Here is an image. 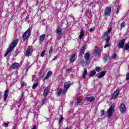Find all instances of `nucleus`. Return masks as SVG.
<instances>
[{"instance_id": "1", "label": "nucleus", "mask_w": 129, "mask_h": 129, "mask_svg": "<svg viewBox=\"0 0 129 129\" xmlns=\"http://www.w3.org/2000/svg\"><path fill=\"white\" fill-rule=\"evenodd\" d=\"M18 42H19L18 39H15L12 41L11 44L9 47V49L6 51V53L4 54L5 57H7V56H8V55H9V53H11L13 51V50H14V49H15V47H16V46H17Z\"/></svg>"}, {"instance_id": "42", "label": "nucleus", "mask_w": 129, "mask_h": 129, "mask_svg": "<svg viewBox=\"0 0 129 129\" xmlns=\"http://www.w3.org/2000/svg\"><path fill=\"white\" fill-rule=\"evenodd\" d=\"M24 96V93H22L21 97L19 99L20 101H22V99H23V97Z\"/></svg>"}, {"instance_id": "33", "label": "nucleus", "mask_w": 129, "mask_h": 129, "mask_svg": "<svg viewBox=\"0 0 129 129\" xmlns=\"http://www.w3.org/2000/svg\"><path fill=\"white\" fill-rule=\"evenodd\" d=\"M129 49V44H126L125 46H124V50H128Z\"/></svg>"}, {"instance_id": "4", "label": "nucleus", "mask_w": 129, "mask_h": 129, "mask_svg": "<svg viewBox=\"0 0 129 129\" xmlns=\"http://www.w3.org/2000/svg\"><path fill=\"white\" fill-rule=\"evenodd\" d=\"M109 34H108L107 33H104L103 35L101 37V39H103L106 41V44H107L110 40V37L109 36Z\"/></svg>"}, {"instance_id": "48", "label": "nucleus", "mask_w": 129, "mask_h": 129, "mask_svg": "<svg viewBox=\"0 0 129 129\" xmlns=\"http://www.w3.org/2000/svg\"><path fill=\"white\" fill-rule=\"evenodd\" d=\"M24 86H25V82H23L21 85V87H24Z\"/></svg>"}, {"instance_id": "51", "label": "nucleus", "mask_w": 129, "mask_h": 129, "mask_svg": "<svg viewBox=\"0 0 129 129\" xmlns=\"http://www.w3.org/2000/svg\"><path fill=\"white\" fill-rule=\"evenodd\" d=\"M55 59H57V56H55L52 60H55Z\"/></svg>"}, {"instance_id": "38", "label": "nucleus", "mask_w": 129, "mask_h": 129, "mask_svg": "<svg viewBox=\"0 0 129 129\" xmlns=\"http://www.w3.org/2000/svg\"><path fill=\"white\" fill-rule=\"evenodd\" d=\"M106 44L104 46V48H107V47H110V44L107 43H106Z\"/></svg>"}, {"instance_id": "40", "label": "nucleus", "mask_w": 129, "mask_h": 129, "mask_svg": "<svg viewBox=\"0 0 129 129\" xmlns=\"http://www.w3.org/2000/svg\"><path fill=\"white\" fill-rule=\"evenodd\" d=\"M117 55H116V53H115V52L114 53V54H113V56H112V58L113 59H115V58L117 57Z\"/></svg>"}, {"instance_id": "32", "label": "nucleus", "mask_w": 129, "mask_h": 129, "mask_svg": "<svg viewBox=\"0 0 129 129\" xmlns=\"http://www.w3.org/2000/svg\"><path fill=\"white\" fill-rule=\"evenodd\" d=\"M9 122H7V123H6V122H4L3 123V126L5 127H9Z\"/></svg>"}, {"instance_id": "44", "label": "nucleus", "mask_w": 129, "mask_h": 129, "mask_svg": "<svg viewBox=\"0 0 129 129\" xmlns=\"http://www.w3.org/2000/svg\"><path fill=\"white\" fill-rule=\"evenodd\" d=\"M101 116H103V115H104V110H101Z\"/></svg>"}, {"instance_id": "22", "label": "nucleus", "mask_w": 129, "mask_h": 129, "mask_svg": "<svg viewBox=\"0 0 129 129\" xmlns=\"http://www.w3.org/2000/svg\"><path fill=\"white\" fill-rule=\"evenodd\" d=\"M62 93V89H58L57 91L56 92L57 96H60Z\"/></svg>"}, {"instance_id": "34", "label": "nucleus", "mask_w": 129, "mask_h": 129, "mask_svg": "<svg viewBox=\"0 0 129 129\" xmlns=\"http://www.w3.org/2000/svg\"><path fill=\"white\" fill-rule=\"evenodd\" d=\"M112 30V28L110 27L106 33H107L108 35H109V33H110V32H111Z\"/></svg>"}, {"instance_id": "36", "label": "nucleus", "mask_w": 129, "mask_h": 129, "mask_svg": "<svg viewBox=\"0 0 129 129\" xmlns=\"http://www.w3.org/2000/svg\"><path fill=\"white\" fill-rule=\"evenodd\" d=\"M124 26H125V22H124L123 21L122 23H121V25H120V27H121V28H123V27H124Z\"/></svg>"}, {"instance_id": "6", "label": "nucleus", "mask_w": 129, "mask_h": 129, "mask_svg": "<svg viewBox=\"0 0 129 129\" xmlns=\"http://www.w3.org/2000/svg\"><path fill=\"white\" fill-rule=\"evenodd\" d=\"M110 13H111V8H106L103 15L104 17H107L108 16H109V15H110Z\"/></svg>"}, {"instance_id": "27", "label": "nucleus", "mask_w": 129, "mask_h": 129, "mask_svg": "<svg viewBox=\"0 0 129 129\" xmlns=\"http://www.w3.org/2000/svg\"><path fill=\"white\" fill-rule=\"evenodd\" d=\"M62 121H63V116H60L59 120L58 123V125H61V123H62Z\"/></svg>"}, {"instance_id": "28", "label": "nucleus", "mask_w": 129, "mask_h": 129, "mask_svg": "<svg viewBox=\"0 0 129 129\" xmlns=\"http://www.w3.org/2000/svg\"><path fill=\"white\" fill-rule=\"evenodd\" d=\"M32 80L33 82H37V81L38 80V79L36 77V76L33 75L32 76Z\"/></svg>"}, {"instance_id": "46", "label": "nucleus", "mask_w": 129, "mask_h": 129, "mask_svg": "<svg viewBox=\"0 0 129 129\" xmlns=\"http://www.w3.org/2000/svg\"><path fill=\"white\" fill-rule=\"evenodd\" d=\"M94 30H95V28H93V29L91 28V29H90V30H89V32H90V33H92V32H93V31H94Z\"/></svg>"}, {"instance_id": "45", "label": "nucleus", "mask_w": 129, "mask_h": 129, "mask_svg": "<svg viewBox=\"0 0 129 129\" xmlns=\"http://www.w3.org/2000/svg\"><path fill=\"white\" fill-rule=\"evenodd\" d=\"M46 101V97H44V98L42 99V104H44V103Z\"/></svg>"}, {"instance_id": "41", "label": "nucleus", "mask_w": 129, "mask_h": 129, "mask_svg": "<svg viewBox=\"0 0 129 129\" xmlns=\"http://www.w3.org/2000/svg\"><path fill=\"white\" fill-rule=\"evenodd\" d=\"M126 80H129V73L126 75Z\"/></svg>"}, {"instance_id": "39", "label": "nucleus", "mask_w": 129, "mask_h": 129, "mask_svg": "<svg viewBox=\"0 0 129 129\" xmlns=\"http://www.w3.org/2000/svg\"><path fill=\"white\" fill-rule=\"evenodd\" d=\"M68 90V89L64 88V89H63V90L62 91L63 94H65V93H66V92H67Z\"/></svg>"}, {"instance_id": "5", "label": "nucleus", "mask_w": 129, "mask_h": 129, "mask_svg": "<svg viewBox=\"0 0 129 129\" xmlns=\"http://www.w3.org/2000/svg\"><path fill=\"white\" fill-rule=\"evenodd\" d=\"M119 110L121 113H124L126 111V107L124 103H121L119 106Z\"/></svg>"}, {"instance_id": "43", "label": "nucleus", "mask_w": 129, "mask_h": 129, "mask_svg": "<svg viewBox=\"0 0 129 129\" xmlns=\"http://www.w3.org/2000/svg\"><path fill=\"white\" fill-rule=\"evenodd\" d=\"M44 56H45V51H42L41 53V57H44Z\"/></svg>"}, {"instance_id": "2", "label": "nucleus", "mask_w": 129, "mask_h": 129, "mask_svg": "<svg viewBox=\"0 0 129 129\" xmlns=\"http://www.w3.org/2000/svg\"><path fill=\"white\" fill-rule=\"evenodd\" d=\"M115 107V106L112 105L109 107V109L107 110L108 117L109 118V117H111V116H112V114H113V112L115 111V110L114 109Z\"/></svg>"}, {"instance_id": "52", "label": "nucleus", "mask_w": 129, "mask_h": 129, "mask_svg": "<svg viewBox=\"0 0 129 129\" xmlns=\"http://www.w3.org/2000/svg\"><path fill=\"white\" fill-rule=\"evenodd\" d=\"M45 76V74H43V75H42V78H43V77Z\"/></svg>"}, {"instance_id": "54", "label": "nucleus", "mask_w": 129, "mask_h": 129, "mask_svg": "<svg viewBox=\"0 0 129 129\" xmlns=\"http://www.w3.org/2000/svg\"><path fill=\"white\" fill-rule=\"evenodd\" d=\"M2 95V93L0 92V96Z\"/></svg>"}, {"instance_id": "24", "label": "nucleus", "mask_w": 129, "mask_h": 129, "mask_svg": "<svg viewBox=\"0 0 129 129\" xmlns=\"http://www.w3.org/2000/svg\"><path fill=\"white\" fill-rule=\"evenodd\" d=\"M88 72L87 70H84L83 73V79H85L86 78V75H87Z\"/></svg>"}, {"instance_id": "7", "label": "nucleus", "mask_w": 129, "mask_h": 129, "mask_svg": "<svg viewBox=\"0 0 129 129\" xmlns=\"http://www.w3.org/2000/svg\"><path fill=\"white\" fill-rule=\"evenodd\" d=\"M124 42H125V39H121L119 42L117 43V46L119 49H122L124 46Z\"/></svg>"}, {"instance_id": "18", "label": "nucleus", "mask_w": 129, "mask_h": 129, "mask_svg": "<svg viewBox=\"0 0 129 129\" xmlns=\"http://www.w3.org/2000/svg\"><path fill=\"white\" fill-rule=\"evenodd\" d=\"M106 73V71H103L102 72H101L99 74V76H98V78L99 79H100L101 78H102L103 77H104V76H105V74Z\"/></svg>"}, {"instance_id": "49", "label": "nucleus", "mask_w": 129, "mask_h": 129, "mask_svg": "<svg viewBox=\"0 0 129 129\" xmlns=\"http://www.w3.org/2000/svg\"><path fill=\"white\" fill-rule=\"evenodd\" d=\"M81 62L83 63V64H84V63H85V61L84 59H82Z\"/></svg>"}, {"instance_id": "47", "label": "nucleus", "mask_w": 129, "mask_h": 129, "mask_svg": "<svg viewBox=\"0 0 129 129\" xmlns=\"http://www.w3.org/2000/svg\"><path fill=\"white\" fill-rule=\"evenodd\" d=\"M119 14V9L118 8L117 9V10L116 11V15H118Z\"/></svg>"}, {"instance_id": "11", "label": "nucleus", "mask_w": 129, "mask_h": 129, "mask_svg": "<svg viewBox=\"0 0 129 129\" xmlns=\"http://www.w3.org/2000/svg\"><path fill=\"white\" fill-rule=\"evenodd\" d=\"M101 52L100 49H99L97 46H96L94 49V53L96 56H100Z\"/></svg>"}, {"instance_id": "3", "label": "nucleus", "mask_w": 129, "mask_h": 129, "mask_svg": "<svg viewBox=\"0 0 129 129\" xmlns=\"http://www.w3.org/2000/svg\"><path fill=\"white\" fill-rule=\"evenodd\" d=\"M30 28H29L26 31L24 32L22 36V39L24 41H26V40H29V37H30Z\"/></svg>"}, {"instance_id": "9", "label": "nucleus", "mask_w": 129, "mask_h": 129, "mask_svg": "<svg viewBox=\"0 0 129 129\" xmlns=\"http://www.w3.org/2000/svg\"><path fill=\"white\" fill-rule=\"evenodd\" d=\"M56 33L58 35V40H60L62 38V28L59 27L56 29Z\"/></svg>"}, {"instance_id": "15", "label": "nucleus", "mask_w": 129, "mask_h": 129, "mask_svg": "<svg viewBox=\"0 0 129 129\" xmlns=\"http://www.w3.org/2000/svg\"><path fill=\"white\" fill-rule=\"evenodd\" d=\"M84 58L86 61H89L90 60V53H89V52L85 53Z\"/></svg>"}, {"instance_id": "16", "label": "nucleus", "mask_w": 129, "mask_h": 129, "mask_svg": "<svg viewBox=\"0 0 129 129\" xmlns=\"http://www.w3.org/2000/svg\"><path fill=\"white\" fill-rule=\"evenodd\" d=\"M10 91V89H7L5 90L4 95V101H6L7 100V98H8V97L9 96V95L8 94V93Z\"/></svg>"}, {"instance_id": "21", "label": "nucleus", "mask_w": 129, "mask_h": 129, "mask_svg": "<svg viewBox=\"0 0 129 129\" xmlns=\"http://www.w3.org/2000/svg\"><path fill=\"white\" fill-rule=\"evenodd\" d=\"M51 74H52V71H48L46 76L44 78V80H46V79H48V78H49V77H50V76H51Z\"/></svg>"}, {"instance_id": "14", "label": "nucleus", "mask_w": 129, "mask_h": 129, "mask_svg": "<svg viewBox=\"0 0 129 129\" xmlns=\"http://www.w3.org/2000/svg\"><path fill=\"white\" fill-rule=\"evenodd\" d=\"M63 86L64 88H66L67 89H69V88L71 86V82L70 81L66 82L64 83Z\"/></svg>"}, {"instance_id": "37", "label": "nucleus", "mask_w": 129, "mask_h": 129, "mask_svg": "<svg viewBox=\"0 0 129 129\" xmlns=\"http://www.w3.org/2000/svg\"><path fill=\"white\" fill-rule=\"evenodd\" d=\"M77 103L78 104L81 103V100L80 99V98H77Z\"/></svg>"}, {"instance_id": "53", "label": "nucleus", "mask_w": 129, "mask_h": 129, "mask_svg": "<svg viewBox=\"0 0 129 129\" xmlns=\"http://www.w3.org/2000/svg\"><path fill=\"white\" fill-rule=\"evenodd\" d=\"M93 2H91V3H90V5H93Z\"/></svg>"}, {"instance_id": "30", "label": "nucleus", "mask_w": 129, "mask_h": 129, "mask_svg": "<svg viewBox=\"0 0 129 129\" xmlns=\"http://www.w3.org/2000/svg\"><path fill=\"white\" fill-rule=\"evenodd\" d=\"M108 58V56L106 55H104L103 56V60L105 62H107V59Z\"/></svg>"}, {"instance_id": "26", "label": "nucleus", "mask_w": 129, "mask_h": 129, "mask_svg": "<svg viewBox=\"0 0 129 129\" xmlns=\"http://www.w3.org/2000/svg\"><path fill=\"white\" fill-rule=\"evenodd\" d=\"M45 36H46V34H43V35H41L39 37L40 41H44V40H45Z\"/></svg>"}, {"instance_id": "8", "label": "nucleus", "mask_w": 129, "mask_h": 129, "mask_svg": "<svg viewBox=\"0 0 129 129\" xmlns=\"http://www.w3.org/2000/svg\"><path fill=\"white\" fill-rule=\"evenodd\" d=\"M119 94V90H116L113 93V94L111 95V99H116Z\"/></svg>"}, {"instance_id": "50", "label": "nucleus", "mask_w": 129, "mask_h": 129, "mask_svg": "<svg viewBox=\"0 0 129 129\" xmlns=\"http://www.w3.org/2000/svg\"><path fill=\"white\" fill-rule=\"evenodd\" d=\"M72 69V68H71L70 69H68L67 70V71H68V72H69Z\"/></svg>"}, {"instance_id": "10", "label": "nucleus", "mask_w": 129, "mask_h": 129, "mask_svg": "<svg viewBox=\"0 0 129 129\" xmlns=\"http://www.w3.org/2000/svg\"><path fill=\"white\" fill-rule=\"evenodd\" d=\"M77 59V53H74L70 57V61L71 63H73Z\"/></svg>"}, {"instance_id": "35", "label": "nucleus", "mask_w": 129, "mask_h": 129, "mask_svg": "<svg viewBox=\"0 0 129 129\" xmlns=\"http://www.w3.org/2000/svg\"><path fill=\"white\" fill-rule=\"evenodd\" d=\"M53 47L51 46L49 50V54H52V51H53Z\"/></svg>"}, {"instance_id": "23", "label": "nucleus", "mask_w": 129, "mask_h": 129, "mask_svg": "<svg viewBox=\"0 0 129 129\" xmlns=\"http://www.w3.org/2000/svg\"><path fill=\"white\" fill-rule=\"evenodd\" d=\"M84 31L83 30L80 33V35L79 36V39H82V38L84 37Z\"/></svg>"}, {"instance_id": "20", "label": "nucleus", "mask_w": 129, "mask_h": 129, "mask_svg": "<svg viewBox=\"0 0 129 129\" xmlns=\"http://www.w3.org/2000/svg\"><path fill=\"white\" fill-rule=\"evenodd\" d=\"M48 90H49V88L48 87H46L44 89L43 91V96H44V97H46V96L48 95Z\"/></svg>"}, {"instance_id": "31", "label": "nucleus", "mask_w": 129, "mask_h": 129, "mask_svg": "<svg viewBox=\"0 0 129 129\" xmlns=\"http://www.w3.org/2000/svg\"><path fill=\"white\" fill-rule=\"evenodd\" d=\"M95 70L97 72H99L101 71V68H100V67H96Z\"/></svg>"}, {"instance_id": "25", "label": "nucleus", "mask_w": 129, "mask_h": 129, "mask_svg": "<svg viewBox=\"0 0 129 129\" xmlns=\"http://www.w3.org/2000/svg\"><path fill=\"white\" fill-rule=\"evenodd\" d=\"M95 74H96V71H95V70H93L90 74L89 76H90L91 77H92L94 76Z\"/></svg>"}, {"instance_id": "29", "label": "nucleus", "mask_w": 129, "mask_h": 129, "mask_svg": "<svg viewBox=\"0 0 129 129\" xmlns=\"http://www.w3.org/2000/svg\"><path fill=\"white\" fill-rule=\"evenodd\" d=\"M38 85H39L38 83H36L34 84L32 86V89H36V88H37V86H38Z\"/></svg>"}, {"instance_id": "17", "label": "nucleus", "mask_w": 129, "mask_h": 129, "mask_svg": "<svg viewBox=\"0 0 129 129\" xmlns=\"http://www.w3.org/2000/svg\"><path fill=\"white\" fill-rule=\"evenodd\" d=\"M19 66H20V63H19L18 62H15L12 64V66L11 67V69H17L19 68Z\"/></svg>"}, {"instance_id": "12", "label": "nucleus", "mask_w": 129, "mask_h": 129, "mask_svg": "<svg viewBox=\"0 0 129 129\" xmlns=\"http://www.w3.org/2000/svg\"><path fill=\"white\" fill-rule=\"evenodd\" d=\"M85 50H86V47L85 46H82L81 49L80 50V56H83L84 53L85 52Z\"/></svg>"}, {"instance_id": "19", "label": "nucleus", "mask_w": 129, "mask_h": 129, "mask_svg": "<svg viewBox=\"0 0 129 129\" xmlns=\"http://www.w3.org/2000/svg\"><path fill=\"white\" fill-rule=\"evenodd\" d=\"M31 49H32V46H28L27 49L26 51L25 55L28 56L31 54Z\"/></svg>"}, {"instance_id": "13", "label": "nucleus", "mask_w": 129, "mask_h": 129, "mask_svg": "<svg viewBox=\"0 0 129 129\" xmlns=\"http://www.w3.org/2000/svg\"><path fill=\"white\" fill-rule=\"evenodd\" d=\"M86 100L88 102H92V101H94V100H95V97L93 96L87 97H86Z\"/></svg>"}]
</instances>
